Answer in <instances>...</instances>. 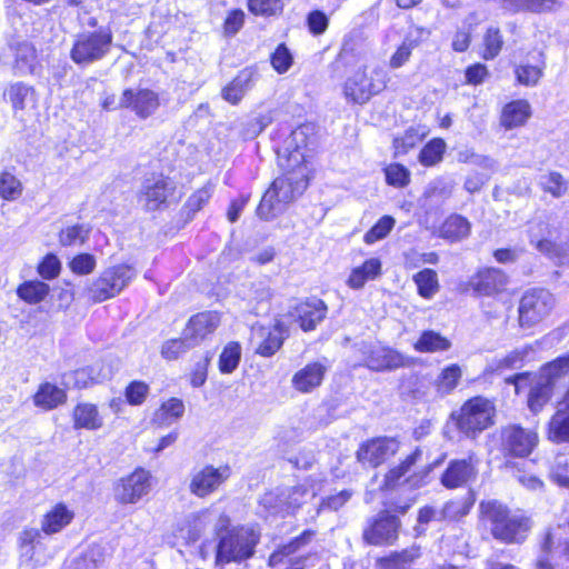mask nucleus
<instances>
[{
    "instance_id": "1",
    "label": "nucleus",
    "mask_w": 569,
    "mask_h": 569,
    "mask_svg": "<svg viewBox=\"0 0 569 569\" xmlns=\"http://www.w3.org/2000/svg\"><path fill=\"white\" fill-rule=\"evenodd\" d=\"M315 148L316 137L312 126H300L291 132L283 150L278 154L283 174L274 179L262 196L257 208V216L260 219L266 221L274 219L306 190L310 174L308 163L313 157Z\"/></svg>"
},
{
    "instance_id": "2",
    "label": "nucleus",
    "mask_w": 569,
    "mask_h": 569,
    "mask_svg": "<svg viewBox=\"0 0 569 569\" xmlns=\"http://www.w3.org/2000/svg\"><path fill=\"white\" fill-rule=\"evenodd\" d=\"M480 510L482 520L489 525L493 538L502 542H522L531 529L528 517L510 513L506 506L497 501L481 502Z\"/></svg>"
},
{
    "instance_id": "3",
    "label": "nucleus",
    "mask_w": 569,
    "mask_h": 569,
    "mask_svg": "<svg viewBox=\"0 0 569 569\" xmlns=\"http://www.w3.org/2000/svg\"><path fill=\"white\" fill-rule=\"evenodd\" d=\"M388 74L380 66L366 64L350 76L343 86L345 98L353 103H367L387 87Z\"/></svg>"
},
{
    "instance_id": "4",
    "label": "nucleus",
    "mask_w": 569,
    "mask_h": 569,
    "mask_svg": "<svg viewBox=\"0 0 569 569\" xmlns=\"http://www.w3.org/2000/svg\"><path fill=\"white\" fill-rule=\"evenodd\" d=\"M495 412L493 403L479 396L466 401L451 417L461 432L468 437H475L493 423Z\"/></svg>"
},
{
    "instance_id": "5",
    "label": "nucleus",
    "mask_w": 569,
    "mask_h": 569,
    "mask_svg": "<svg viewBox=\"0 0 569 569\" xmlns=\"http://www.w3.org/2000/svg\"><path fill=\"white\" fill-rule=\"evenodd\" d=\"M565 376H569V355L557 358L541 369L528 396V406L531 411L538 412L542 409L550 400L557 380Z\"/></svg>"
},
{
    "instance_id": "6",
    "label": "nucleus",
    "mask_w": 569,
    "mask_h": 569,
    "mask_svg": "<svg viewBox=\"0 0 569 569\" xmlns=\"http://www.w3.org/2000/svg\"><path fill=\"white\" fill-rule=\"evenodd\" d=\"M258 539L259 536L253 529L243 527L233 528L220 538L217 550V562H238L250 558L253 555Z\"/></svg>"
},
{
    "instance_id": "7",
    "label": "nucleus",
    "mask_w": 569,
    "mask_h": 569,
    "mask_svg": "<svg viewBox=\"0 0 569 569\" xmlns=\"http://www.w3.org/2000/svg\"><path fill=\"white\" fill-rule=\"evenodd\" d=\"M176 189L174 181L169 177L162 173H151L142 180L137 200L146 211H156L168 202L180 199V196L176 197Z\"/></svg>"
},
{
    "instance_id": "8",
    "label": "nucleus",
    "mask_w": 569,
    "mask_h": 569,
    "mask_svg": "<svg viewBox=\"0 0 569 569\" xmlns=\"http://www.w3.org/2000/svg\"><path fill=\"white\" fill-rule=\"evenodd\" d=\"M556 298L545 289H535L526 292L519 302V325L522 328H532L552 311Z\"/></svg>"
},
{
    "instance_id": "9",
    "label": "nucleus",
    "mask_w": 569,
    "mask_h": 569,
    "mask_svg": "<svg viewBox=\"0 0 569 569\" xmlns=\"http://www.w3.org/2000/svg\"><path fill=\"white\" fill-rule=\"evenodd\" d=\"M136 277V271L128 264H118L106 269L90 288L96 301H104L119 295Z\"/></svg>"
},
{
    "instance_id": "10",
    "label": "nucleus",
    "mask_w": 569,
    "mask_h": 569,
    "mask_svg": "<svg viewBox=\"0 0 569 569\" xmlns=\"http://www.w3.org/2000/svg\"><path fill=\"white\" fill-rule=\"evenodd\" d=\"M112 36L108 31L80 34L73 43L71 59L78 64H88L101 59L110 49Z\"/></svg>"
},
{
    "instance_id": "11",
    "label": "nucleus",
    "mask_w": 569,
    "mask_h": 569,
    "mask_svg": "<svg viewBox=\"0 0 569 569\" xmlns=\"http://www.w3.org/2000/svg\"><path fill=\"white\" fill-rule=\"evenodd\" d=\"M230 476L231 470L228 466H219L216 468L208 465L192 471L188 488L193 496L204 498L217 491Z\"/></svg>"
},
{
    "instance_id": "12",
    "label": "nucleus",
    "mask_w": 569,
    "mask_h": 569,
    "mask_svg": "<svg viewBox=\"0 0 569 569\" xmlns=\"http://www.w3.org/2000/svg\"><path fill=\"white\" fill-rule=\"evenodd\" d=\"M363 366L372 371H392L408 365L399 351L379 345H362Z\"/></svg>"
},
{
    "instance_id": "13",
    "label": "nucleus",
    "mask_w": 569,
    "mask_h": 569,
    "mask_svg": "<svg viewBox=\"0 0 569 569\" xmlns=\"http://www.w3.org/2000/svg\"><path fill=\"white\" fill-rule=\"evenodd\" d=\"M150 472L136 469L131 475L119 480L114 488V498L123 505L137 503L151 488Z\"/></svg>"
},
{
    "instance_id": "14",
    "label": "nucleus",
    "mask_w": 569,
    "mask_h": 569,
    "mask_svg": "<svg viewBox=\"0 0 569 569\" xmlns=\"http://www.w3.org/2000/svg\"><path fill=\"white\" fill-rule=\"evenodd\" d=\"M288 336V327L280 319H276L271 327L254 326L252 337L257 345L256 353L262 357L273 356Z\"/></svg>"
},
{
    "instance_id": "15",
    "label": "nucleus",
    "mask_w": 569,
    "mask_h": 569,
    "mask_svg": "<svg viewBox=\"0 0 569 569\" xmlns=\"http://www.w3.org/2000/svg\"><path fill=\"white\" fill-rule=\"evenodd\" d=\"M399 451V442L395 438H377L361 445L357 451L358 460L363 465L378 467Z\"/></svg>"
},
{
    "instance_id": "16",
    "label": "nucleus",
    "mask_w": 569,
    "mask_h": 569,
    "mask_svg": "<svg viewBox=\"0 0 569 569\" xmlns=\"http://www.w3.org/2000/svg\"><path fill=\"white\" fill-rule=\"evenodd\" d=\"M399 519L380 512L363 531V539L370 545L392 543L398 536Z\"/></svg>"
},
{
    "instance_id": "17",
    "label": "nucleus",
    "mask_w": 569,
    "mask_h": 569,
    "mask_svg": "<svg viewBox=\"0 0 569 569\" xmlns=\"http://www.w3.org/2000/svg\"><path fill=\"white\" fill-rule=\"evenodd\" d=\"M158 94L149 89H126L120 98V108H130L142 119L150 117L159 108Z\"/></svg>"
},
{
    "instance_id": "18",
    "label": "nucleus",
    "mask_w": 569,
    "mask_h": 569,
    "mask_svg": "<svg viewBox=\"0 0 569 569\" xmlns=\"http://www.w3.org/2000/svg\"><path fill=\"white\" fill-rule=\"evenodd\" d=\"M220 315L216 311L199 312L191 317L183 329L191 345L198 346L212 335L220 325Z\"/></svg>"
},
{
    "instance_id": "19",
    "label": "nucleus",
    "mask_w": 569,
    "mask_h": 569,
    "mask_svg": "<svg viewBox=\"0 0 569 569\" xmlns=\"http://www.w3.org/2000/svg\"><path fill=\"white\" fill-rule=\"evenodd\" d=\"M537 433L518 426H509L502 430V443L513 456L526 457L536 447Z\"/></svg>"
},
{
    "instance_id": "20",
    "label": "nucleus",
    "mask_w": 569,
    "mask_h": 569,
    "mask_svg": "<svg viewBox=\"0 0 569 569\" xmlns=\"http://www.w3.org/2000/svg\"><path fill=\"white\" fill-rule=\"evenodd\" d=\"M214 520V509L207 508L189 513L177 525V536L186 541H196Z\"/></svg>"
},
{
    "instance_id": "21",
    "label": "nucleus",
    "mask_w": 569,
    "mask_h": 569,
    "mask_svg": "<svg viewBox=\"0 0 569 569\" xmlns=\"http://www.w3.org/2000/svg\"><path fill=\"white\" fill-rule=\"evenodd\" d=\"M507 274L497 268L479 271L471 280L473 290L481 296H492L506 289Z\"/></svg>"
},
{
    "instance_id": "22",
    "label": "nucleus",
    "mask_w": 569,
    "mask_h": 569,
    "mask_svg": "<svg viewBox=\"0 0 569 569\" xmlns=\"http://www.w3.org/2000/svg\"><path fill=\"white\" fill-rule=\"evenodd\" d=\"M327 368L320 362H311L298 370L291 378V386L301 393L312 392L323 381Z\"/></svg>"
},
{
    "instance_id": "23",
    "label": "nucleus",
    "mask_w": 569,
    "mask_h": 569,
    "mask_svg": "<svg viewBox=\"0 0 569 569\" xmlns=\"http://www.w3.org/2000/svg\"><path fill=\"white\" fill-rule=\"evenodd\" d=\"M476 467L472 457L453 460L442 473L441 483L449 489L458 488L476 477Z\"/></svg>"
},
{
    "instance_id": "24",
    "label": "nucleus",
    "mask_w": 569,
    "mask_h": 569,
    "mask_svg": "<svg viewBox=\"0 0 569 569\" xmlns=\"http://www.w3.org/2000/svg\"><path fill=\"white\" fill-rule=\"evenodd\" d=\"M300 328L303 331L315 330L327 315V306L320 299H309L300 302L295 308Z\"/></svg>"
},
{
    "instance_id": "25",
    "label": "nucleus",
    "mask_w": 569,
    "mask_h": 569,
    "mask_svg": "<svg viewBox=\"0 0 569 569\" xmlns=\"http://www.w3.org/2000/svg\"><path fill=\"white\" fill-rule=\"evenodd\" d=\"M257 79V72L252 68L241 70L231 82L221 90L223 100L231 104H238L244 94L252 89Z\"/></svg>"
},
{
    "instance_id": "26",
    "label": "nucleus",
    "mask_w": 569,
    "mask_h": 569,
    "mask_svg": "<svg viewBox=\"0 0 569 569\" xmlns=\"http://www.w3.org/2000/svg\"><path fill=\"white\" fill-rule=\"evenodd\" d=\"M382 262L379 258L367 259L361 266L351 269L346 281L347 286L353 290L365 287L368 281H373L381 276Z\"/></svg>"
},
{
    "instance_id": "27",
    "label": "nucleus",
    "mask_w": 569,
    "mask_h": 569,
    "mask_svg": "<svg viewBox=\"0 0 569 569\" xmlns=\"http://www.w3.org/2000/svg\"><path fill=\"white\" fill-rule=\"evenodd\" d=\"M72 420L74 429L94 431L103 427V417L100 415L98 407L89 402L78 403L73 408Z\"/></svg>"
},
{
    "instance_id": "28",
    "label": "nucleus",
    "mask_w": 569,
    "mask_h": 569,
    "mask_svg": "<svg viewBox=\"0 0 569 569\" xmlns=\"http://www.w3.org/2000/svg\"><path fill=\"white\" fill-rule=\"evenodd\" d=\"M551 226L541 219L530 223L528 229L530 243L541 253L553 254L557 252L556 243L550 239Z\"/></svg>"
},
{
    "instance_id": "29",
    "label": "nucleus",
    "mask_w": 569,
    "mask_h": 569,
    "mask_svg": "<svg viewBox=\"0 0 569 569\" xmlns=\"http://www.w3.org/2000/svg\"><path fill=\"white\" fill-rule=\"evenodd\" d=\"M74 517L73 511L63 503H57L44 516L41 521V530L47 535H53L68 526Z\"/></svg>"
},
{
    "instance_id": "30",
    "label": "nucleus",
    "mask_w": 569,
    "mask_h": 569,
    "mask_svg": "<svg viewBox=\"0 0 569 569\" xmlns=\"http://www.w3.org/2000/svg\"><path fill=\"white\" fill-rule=\"evenodd\" d=\"M530 104L525 100L508 103L501 114V124L506 129H512L526 123L530 117Z\"/></svg>"
},
{
    "instance_id": "31",
    "label": "nucleus",
    "mask_w": 569,
    "mask_h": 569,
    "mask_svg": "<svg viewBox=\"0 0 569 569\" xmlns=\"http://www.w3.org/2000/svg\"><path fill=\"white\" fill-rule=\"evenodd\" d=\"M471 224L462 216L452 214L446 219L440 228V236L450 241H459L470 233Z\"/></svg>"
},
{
    "instance_id": "32",
    "label": "nucleus",
    "mask_w": 569,
    "mask_h": 569,
    "mask_svg": "<svg viewBox=\"0 0 569 569\" xmlns=\"http://www.w3.org/2000/svg\"><path fill=\"white\" fill-rule=\"evenodd\" d=\"M67 399L64 390L51 383H43L33 397L34 405L46 410L53 409Z\"/></svg>"
},
{
    "instance_id": "33",
    "label": "nucleus",
    "mask_w": 569,
    "mask_h": 569,
    "mask_svg": "<svg viewBox=\"0 0 569 569\" xmlns=\"http://www.w3.org/2000/svg\"><path fill=\"white\" fill-rule=\"evenodd\" d=\"M538 184L546 193L553 198H561L568 193L569 182L557 171H549L539 177Z\"/></svg>"
},
{
    "instance_id": "34",
    "label": "nucleus",
    "mask_w": 569,
    "mask_h": 569,
    "mask_svg": "<svg viewBox=\"0 0 569 569\" xmlns=\"http://www.w3.org/2000/svg\"><path fill=\"white\" fill-rule=\"evenodd\" d=\"M461 377L462 370L458 365L443 368L435 380L437 393L441 397L451 393L457 388Z\"/></svg>"
},
{
    "instance_id": "35",
    "label": "nucleus",
    "mask_w": 569,
    "mask_h": 569,
    "mask_svg": "<svg viewBox=\"0 0 569 569\" xmlns=\"http://www.w3.org/2000/svg\"><path fill=\"white\" fill-rule=\"evenodd\" d=\"M428 134L425 127H411L405 131L402 136L393 139V148L396 156L406 154L415 148Z\"/></svg>"
},
{
    "instance_id": "36",
    "label": "nucleus",
    "mask_w": 569,
    "mask_h": 569,
    "mask_svg": "<svg viewBox=\"0 0 569 569\" xmlns=\"http://www.w3.org/2000/svg\"><path fill=\"white\" fill-rule=\"evenodd\" d=\"M447 149V143L441 138L430 140L419 152L418 160L425 167L440 163Z\"/></svg>"
},
{
    "instance_id": "37",
    "label": "nucleus",
    "mask_w": 569,
    "mask_h": 569,
    "mask_svg": "<svg viewBox=\"0 0 569 569\" xmlns=\"http://www.w3.org/2000/svg\"><path fill=\"white\" fill-rule=\"evenodd\" d=\"M419 352H438L450 348V341L436 331H425L413 345Z\"/></svg>"
},
{
    "instance_id": "38",
    "label": "nucleus",
    "mask_w": 569,
    "mask_h": 569,
    "mask_svg": "<svg viewBox=\"0 0 569 569\" xmlns=\"http://www.w3.org/2000/svg\"><path fill=\"white\" fill-rule=\"evenodd\" d=\"M419 46V40L409 33L405 37L402 42L397 47L395 52L390 56L388 66L390 69H399L403 67L412 54V51Z\"/></svg>"
},
{
    "instance_id": "39",
    "label": "nucleus",
    "mask_w": 569,
    "mask_h": 569,
    "mask_svg": "<svg viewBox=\"0 0 569 569\" xmlns=\"http://www.w3.org/2000/svg\"><path fill=\"white\" fill-rule=\"evenodd\" d=\"M41 532L38 529H24L19 536L20 557L22 562L34 561L36 549L39 546Z\"/></svg>"
},
{
    "instance_id": "40",
    "label": "nucleus",
    "mask_w": 569,
    "mask_h": 569,
    "mask_svg": "<svg viewBox=\"0 0 569 569\" xmlns=\"http://www.w3.org/2000/svg\"><path fill=\"white\" fill-rule=\"evenodd\" d=\"M418 292L426 299L432 298L439 290L437 272L432 269H423L413 276Z\"/></svg>"
},
{
    "instance_id": "41",
    "label": "nucleus",
    "mask_w": 569,
    "mask_h": 569,
    "mask_svg": "<svg viewBox=\"0 0 569 569\" xmlns=\"http://www.w3.org/2000/svg\"><path fill=\"white\" fill-rule=\"evenodd\" d=\"M90 228L86 224L68 226L59 232V242L61 246H81L89 238Z\"/></svg>"
},
{
    "instance_id": "42",
    "label": "nucleus",
    "mask_w": 569,
    "mask_h": 569,
    "mask_svg": "<svg viewBox=\"0 0 569 569\" xmlns=\"http://www.w3.org/2000/svg\"><path fill=\"white\" fill-rule=\"evenodd\" d=\"M18 296L28 303H38L49 293V286L42 281H29L19 286Z\"/></svg>"
},
{
    "instance_id": "43",
    "label": "nucleus",
    "mask_w": 569,
    "mask_h": 569,
    "mask_svg": "<svg viewBox=\"0 0 569 569\" xmlns=\"http://www.w3.org/2000/svg\"><path fill=\"white\" fill-rule=\"evenodd\" d=\"M419 557V549L412 548L393 553L388 558L378 560V569H405L408 563Z\"/></svg>"
},
{
    "instance_id": "44",
    "label": "nucleus",
    "mask_w": 569,
    "mask_h": 569,
    "mask_svg": "<svg viewBox=\"0 0 569 569\" xmlns=\"http://www.w3.org/2000/svg\"><path fill=\"white\" fill-rule=\"evenodd\" d=\"M241 358V347L238 342H229L219 357V370L222 373L233 372Z\"/></svg>"
},
{
    "instance_id": "45",
    "label": "nucleus",
    "mask_w": 569,
    "mask_h": 569,
    "mask_svg": "<svg viewBox=\"0 0 569 569\" xmlns=\"http://www.w3.org/2000/svg\"><path fill=\"white\" fill-rule=\"evenodd\" d=\"M184 412V405L178 398H171L163 402L160 409L156 412V420L160 423L170 425L172 421L182 417Z\"/></svg>"
},
{
    "instance_id": "46",
    "label": "nucleus",
    "mask_w": 569,
    "mask_h": 569,
    "mask_svg": "<svg viewBox=\"0 0 569 569\" xmlns=\"http://www.w3.org/2000/svg\"><path fill=\"white\" fill-rule=\"evenodd\" d=\"M311 496L305 486H296L281 492V501L284 506V513H291L298 509Z\"/></svg>"
},
{
    "instance_id": "47",
    "label": "nucleus",
    "mask_w": 569,
    "mask_h": 569,
    "mask_svg": "<svg viewBox=\"0 0 569 569\" xmlns=\"http://www.w3.org/2000/svg\"><path fill=\"white\" fill-rule=\"evenodd\" d=\"M421 456V450L416 449L412 455L408 456L398 467L392 468L385 477V487L395 488L400 479L409 471Z\"/></svg>"
},
{
    "instance_id": "48",
    "label": "nucleus",
    "mask_w": 569,
    "mask_h": 569,
    "mask_svg": "<svg viewBox=\"0 0 569 569\" xmlns=\"http://www.w3.org/2000/svg\"><path fill=\"white\" fill-rule=\"evenodd\" d=\"M545 68L543 61L537 64H520L516 68V77L519 83L523 86H536L542 77Z\"/></svg>"
},
{
    "instance_id": "49",
    "label": "nucleus",
    "mask_w": 569,
    "mask_h": 569,
    "mask_svg": "<svg viewBox=\"0 0 569 569\" xmlns=\"http://www.w3.org/2000/svg\"><path fill=\"white\" fill-rule=\"evenodd\" d=\"M248 9L256 16L270 17L283 10L282 0H248Z\"/></svg>"
},
{
    "instance_id": "50",
    "label": "nucleus",
    "mask_w": 569,
    "mask_h": 569,
    "mask_svg": "<svg viewBox=\"0 0 569 569\" xmlns=\"http://www.w3.org/2000/svg\"><path fill=\"white\" fill-rule=\"evenodd\" d=\"M22 193V183L9 172L0 174V196L4 200H16Z\"/></svg>"
},
{
    "instance_id": "51",
    "label": "nucleus",
    "mask_w": 569,
    "mask_h": 569,
    "mask_svg": "<svg viewBox=\"0 0 569 569\" xmlns=\"http://www.w3.org/2000/svg\"><path fill=\"white\" fill-rule=\"evenodd\" d=\"M196 347L191 345L190 341L184 337V331L182 332V338L171 339L166 341L161 347V356L167 360H176L182 353L187 352L189 349Z\"/></svg>"
},
{
    "instance_id": "52",
    "label": "nucleus",
    "mask_w": 569,
    "mask_h": 569,
    "mask_svg": "<svg viewBox=\"0 0 569 569\" xmlns=\"http://www.w3.org/2000/svg\"><path fill=\"white\" fill-rule=\"evenodd\" d=\"M395 219L390 216H383L378 222L366 232L363 240L368 244H372L386 238L395 226Z\"/></svg>"
},
{
    "instance_id": "53",
    "label": "nucleus",
    "mask_w": 569,
    "mask_h": 569,
    "mask_svg": "<svg viewBox=\"0 0 569 569\" xmlns=\"http://www.w3.org/2000/svg\"><path fill=\"white\" fill-rule=\"evenodd\" d=\"M272 295V289L267 282L254 281L250 284L247 298L250 303L259 307L261 305L269 303Z\"/></svg>"
},
{
    "instance_id": "54",
    "label": "nucleus",
    "mask_w": 569,
    "mask_h": 569,
    "mask_svg": "<svg viewBox=\"0 0 569 569\" xmlns=\"http://www.w3.org/2000/svg\"><path fill=\"white\" fill-rule=\"evenodd\" d=\"M472 502L466 499L447 502L440 511L442 520H457L469 513Z\"/></svg>"
},
{
    "instance_id": "55",
    "label": "nucleus",
    "mask_w": 569,
    "mask_h": 569,
    "mask_svg": "<svg viewBox=\"0 0 569 569\" xmlns=\"http://www.w3.org/2000/svg\"><path fill=\"white\" fill-rule=\"evenodd\" d=\"M310 536L311 535L309 532H305L300 537L290 541L288 545L280 547L269 557V565L273 567L282 562L284 557L296 552L306 542V539L309 538Z\"/></svg>"
},
{
    "instance_id": "56",
    "label": "nucleus",
    "mask_w": 569,
    "mask_h": 569,
    "mask_svg": "<svg viewBox=\"0 0 569 569\" xmlns=\"http://www.w3.org/2000/svg\"><path fill=\"white\" fill-rule=\"evenodd\" d=\"M410 173L407 168L395 163L386 168V180L389 184L401 188L409 183Z\"/></svg>"
},
{
    "instance_id": "57",
    "label": "nucleus",
    "mask_w": 569,
    "mask_h": 569,
    "mask_svg": "<svg viewBox=\"0 0 569 569\" xmlns=\"http://www.w3.org/2000/svg\"><path fill=\"white\" fill-rule=\"evenodd\" d=\"M502 37L497 29H489L485 36V59H493L502 48Z\"/></svg>"
},
{
    "instance_id": "58",
    "label": "nucleus",
    "mask_w": 569,
    "mask_h": 569,
    "mask_svg": "<svg viewBox=\"0 0 569 569\" xmlns=\"http://www.w3.org/2000/svg\"><path fill=\"white\" fill-rule=\"evenodd\" d=\"M149 393V386L143 381H132L126 388V399L132 406L141 405Z\"/></svg>"
},
{
    "instance_id": "59",
    "label": "nucleus",
    "mask_w": 569,
    "mask_h": 569,
    "mask_svg": "<svg viewBox=\"0 0 569 569\" xmlns=\"http://www.w3.org/2000/svg\"><path fill=\"white\" fill-rule=\"evenodd\" d=\"M212 194V186L207 184L197 191H194L187 200L186 208L192 212L196 213L199 211L211 198Z\"/></svg>"
},
{
    "instance_id": "60",
    "label": "nucleus",
    "mask_w": 569,
    "mask_h": 569,
    "mask_svg": "<svg viewBox=\"0 0 569 569\" xmlns=\"http://www.w3.org/2000/svg\"><path fill=\"white\" fill-rule=\"evenodd\" d=\"M271 64L278 73H284L292 64V56L284 44H279L271 56Z\"/></svg>"
},
{
    "instance_id": "61",
    "label": "nucleus",
    "mask_w": 569,
    "mask_h": 569,
    "mask_svg": "<svg viewBox=\"0 0 569 569\" xmlns=\"http://www.w3.org/2000/svg\"><path fill=\"white\" fill-rule=\"evenodd\" d=\"M33 96V89L23 83H16L9 89V97L14 109H23L28 98Z\"/></svg>"
},
{
    "instance_id": "62",
    "label": "nucleus",
    "mask_w": 569,
    "mask_h": 569,
    "mask_svg": "<svg viewBox=\"0 0 569 569\" xmlns=\"http://www.w3.org/2000/svg\"><path fill=\"white\" fill-rule=\"evenodd\" d=\"M96 259L89 253L78 254L70 262V269L78 274H88L93 271Z\"/></svg>"
},
{
    "instance_id": "63",
    "label": "nucleus",
    "mask_w": 569,
    "mask_h": 569,
    "mask_svg": "<svg viewBox=\"0 0 569 569\" xmlns=\"http://www.w3.org/2000/svg\"><path fill=\"white\" fill-rule=\"evenodd\" d=\"M61 263L54 254H47L39 264L38 271L44 279H53L60 272Z\"/></svg>"
},
{
    "instance_id": "64",
    "label": "nucleus",
    "mask_w": 569,
    "mask_h": 569,
    "mask_svg": "<svg viewBox=\"0 0 569 569\" xmlns=\"http://www.w3.org/2000/svg\"><path fill=\"white\" fill-rule=\"evenodd\" d=\"M569 466V458L567 456H559L556 460V466L552 471V478L555 481L562 486L569 488V472L567 470L562 471V468Z\"/></svg>"
}]
</instances>
